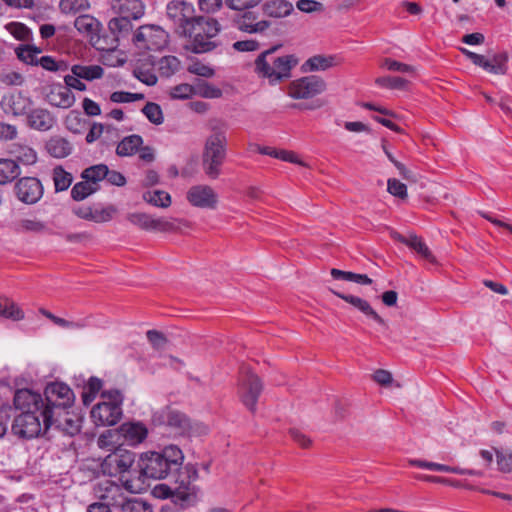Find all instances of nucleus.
Returning <instances> with one entry per match:
<instances>
[{"mask_svg": "<svg viewBox=\"0 0 512 512\" xmlns=\"http://www.w3.org/2000/svg\"><path fill=\"white\" fill-rule=\"evenodd\" d=\"M184 460L183 453L175 445L166 446L161 452L149 451L141 455L138 467L142 476L160 480L177 475Z\"/></svg>", "mask_w": 512, "mask_h": 512, "instance_id": "nucleus-1", "label": "nucleus"}, {"mask_svg": "<svg viewBox=\"0 0 512 512\" xmlns=\"http://www.w3.org/2000/svg\"><path fill=\"white\" fill-rule=\"evenodd\" d=\"M147 339L152 344V346L156 349H163L167 344L166 337L159 331L156 330H148Z\"/></svg>", "mask_w": 512, "mask_h": 512, "instance_id": "nucleus-61", "label": "nucleus"}, {"mask_svg": "<svg viewBox=\"0 0 512 512\" xmlns=\"http://www.w3.org/2000/svg\"><path fill=\"white\" fill-rule=\"evenodd\" d=\"M296 6L300 11L305 13H312L323 10L322 3L315 0H299Z\"/></svg>", "mask_w": 512, "mask_h": 512, "instance_id": "nucleus-62", "label": "nucleus"}, {"mask_svg": "<svg viewBox=\"0 0 512 512\" xmlns=\"http://www.w3.org/2000/svg\"><path fill=\"white\" fill-rule=\"evenodd\" d=\"M220 31L218 21L211 17H194V53H205L216 47L215 38Z\"/></svg>", "mask_w": 512, "mask_h": 512, "instance_id": "nucleus-6", "label": "nucleus"}, {"mask_svg": "<svg viewBox=\"0 0 512 512\" xmlns=\"http://www.w3.org/2000/svg\"><path fill=\"white\" fill-rule=\"evenodd\" d=\"M44 406L41 411L45 430L51 428L52 417H62L75 400L71 388L62 382L49 383L44 390Z\"/></svg>", "mask_w": 512, "mask_h": 512, "instance_id": "nucleus-2", "label": "nucleus"}, {"mask_svg": "<svg viewBox=\"0 0 512 512\" xmlns=\"http://www.w3.org/2000/svg\"><path fill=\"white\" fill-rule=\"evenodd\" d=\"M51 427L61 430L71 436L79 432L80 426L77 420L72 419L69 410L65 411L62 417H52Z\"/></svg>", "mask_w": 512, "mask_h": 512, "instance_id": "nucleus-34", "label": "nucleus"}, {"mask_svg": "<svg viewBox=\"0 0 512 512\" xmlns=\"http://www.w3.org/2000/svg\"><path fill=\"white\" fill-rule=\"evenodd\" d=\"M94 492L99 501L115 507L122 503L124 497L121 486L110 480H103L97 483Z\"/></svg>", "mask_w": 512, "mask_h": 512, "instance_id": "nucleus-19", "label": "nucleus"}, {"mask_svg": "<svg viewBox=\"0 0 512 512\" xmlns=\"http://www.w3.org/2000/svg\"><path fill=\"white\" fill-rule=\"evenodd\" d=\"M143 199L147 203L161 208H167L171 204L170 195L163 190L146 191L143 193Z\"/></svg>", "mask_w": 512, "mask_h": 512, "instance_id": "nucleus-43", "label": "nucleus"}, {"mask_svg": "<svg viewBox=\"0 0 512 512\" xmlns=\"http://www.w3.org/2000/svg\"><path fill=\"white\" fill-rule=\"evenodd\" d=\"M17 58L25 64L38 66L42 49L32 44H21L15 48Z\"/></svg>", "mask_w": 512, "mask_h": 512, "instance_id": "nucleus-32", "label": "nucleus"}, {"mask_svg": "<svg viewBox=\"0 0 512 512\" xmlns=\"http://www.w3.org/2000/svg\"><path fill=\"white\" fill-rule=\"evenodd\" d=\"M336 65L334 56L315 55L310 57L303 65L305 71H325Z\"/></svg>", "mask_w": 512, "mask_h": 512, "instance_id": "nucleus-36", "label": "nucleus"}, {"mask_svg": "<svg viewBox=\"0 0 512 512\" xmlns=\"http://www.w3.org/2000/svg\"><path fill=\"white\" fill-rule=\"evenodd\" d=\"M406 245L417 252L427 262L431 264L437 263L436 258L432 254L431 250L428 248L425 242H423V240L416 235L409 236L408 241H406Z\"/></svg>", "mask_w": 512, "mask_h": 512, "instance_id": "nucleus-40", "label": "nucleus"}, {"mask_svg": "<svg viewBox=\"0 0 512 512\" xmlns=\"http://www.w3.org/2000/svg\"><path fill=\"white\" fill-rule=\"evenodd\" d=\"M71 72L81 79L93 81L100 79L103 76L104 69L100 65H73L71 67Z\"/></svg>", "mask_w": 512, "mask_h": 512, "instance_id": "nucleus-39", "label": "nucleus"}, {"mask_svg": "<svg viewBox=\"0 0 512 512\" xmlns=\"http://www.w3.org/2000/svg\"><path fill=\"white\" fill-rule=\"evenodd\" d=\"M175 481L179 482V486L172 491L171 488L165 485L156 486L154 493L159 497L168 498L170 497L172 503L179 509H185L190 507V476H187V480L179 479L175 477Z\"/></svg>", "mask_w": 512, "mask_h": 512, "instance_id": "nucleus-16", "label": "nucleus"}, {"mask_svg": "<svg viewBox=\"0 0 512 512\" xmlns=\"http://www.w3.org/2000/svg\"><path fill=\"white\" fill-rule=\"evenodd\" d=\"M226 136L217 131L210 135L205 143L202 154V167L207 177L217 179L221 174L226 158Z\"/></svg>", "mask_w": 512, "mask_h": 512, "instance_id": "nucleus-4", "label": "nucleus"}, {"mask_svg": "<svg viewBox=\"0 0 512 512\" xmlns=\"http://www.w3.org/2000/svg\"><path fill=\"white\" fill-rule=\"evenodd\" d=\"M103 401L91 410V418L97 426H113L122 417L123 396L119 390L103 391Z\"/></svg>", "mask_w": 512, "mask_h": 512, "instance_id": "nucleus-5", "label": "nucleus"}, {"mask_svg": "<svg viewBox=\"0 0 512 512\" xmlns=\"http://www.w3.org/2000/svg\"><path fill=\"white\" fill-rule=\"evenodd\" d=\"M169 96L175 100L190 99L192 97V85L186 83L176 85L170 89Z\"/></svg>", "mask_w": 512, "mask_h": 512, "instance_id": "nucleus-54", "label": "nucleus"}, {"mask_svg": "<svg viewBox=\"0 0 512 512\" xmlns=\"http://www.w3.org/2000/svg\"><path fill=\"white\" fill-rule=\"evenodd\" d=\"M142 144L143 138L140 135L133 134L126 136L119 142L116 153L121 157L132 156L138 151Z\"/></svg>", "mask_w": 512, "mask_h": 512, "instance_id": "nucleus-33", "label": "nucleus"}, {"mask_svg": "<svg viewBox=\"0 0 512 512\" xmlns=\"http://www.w3.org/2000/svg\"><path fill=\"white\" fill-rule=\"evenodd\" d=\"M20 228L26 232H42L45 229V224L35 219H23L20 222Z\"/></svg>", "mask_w": 512, "mask_h": 512, "instance_id": "nucleus-63", "label": "nucleus"}, {"mask_svg": "<svg viewBox=\"0 0 512 512\" xmlns=\"http://www.w3.org/2000/svg\"><path fill=\"white\" fill-rule=\"evenodd\" d=\"M115 211V208L112 206L107 208H92L90 221H94L96 223L110 221Z\"/></svg>", "mask_w": 512, "mask_h": 512, "instance_id": "nucleus-55", "label": "nucleus"}, {"mask_svg": "<svg viewBox=\"0 0 512 512\" xmlns=\"http://www.w3.org/2000/svg\"><path fill=\"white\" fill-rule=\"evenodd\" d=\"M59 7L62 13L76 14L88 10L90 3L88 0H61Z\"/></svg>", "mask_w": 512, "mask_h": 512, "instance_id": "nucleus-51", "label": "nucleus"}, {"mask_svg": "<svg viewBox=\"0 0 512 512\" xmlns=\"http://www.w3.org/2000/svg\"><path fill=\"white\" fill-rule=\"evenodd\" d=\"M134 462L135 454L133 452L125 449H117L104 458L101 469L104 474L118 476L128 472Z\"/></svg>", "mask_w": 512, "mask_h": 512, "instance_id": "nucleus-14", "label": "nucleus"}, {"mask_svg": "<svg viewBox=\"0 0 512 512\" xmlns=\"http://www.w3.org/2000/svg\"><path fill=\"white\" fill-rule=\"evenodd\" d=\"M298 64L294 55L276 56L275 48L262 52L255 60V71L267 78L271 84L278 83L291 76V70Z\"/></svg>", "mask_w": 512, "mask_h": 512, "instance_id": "nucleus-3", "label": "nucleus"}, {"mask_svg": "<svg viewBox=\"0 0 512 512\" xmlns=\"http://www.w3.org/2000/svg\"><path fill=\"white\" fill-rule=\"evenodd\" d=\"M158 73L162 77H170L175 74L180 68V61L177 57L168 55L161 57L153 63Z\"/></svg>", "mask_w": 512, "mask_h": 512, "instance_id": "nucleus-35", "label": "nucleus"}, {"mask_svg": "<svg viewBox=\"0 0 512 512\" xmlns=\"http://www.w3.org/2000/svg\"><path fill=\"white\" fill-rule=\"evenodd\" d=\"M0 316L17 321L24 318V313L13 301L0 297Z\"/></svg>", "mask_w": 512, "mask_h": 512, "instance_id": "nucleus-41", "label": "nucleus"}, {"mask_svg": "<svg viewBox=\"0 0 512 512\" xmlns=\"http://www.w3.org/2000/svg\"><path fill=\"white\" fill-rule=\"evenodd\" d=\"M122 512H152L151 506L142 499L132 497H123L122 503H119Z\"/></svg>", "mask_w": 512, "mask_h": 512, "instance_id": "nucleus-46", "label": "nucleus"}, {"mask_svg": "<svg viewBox=\"0 0 512 512\" xmlns=\"http://www.w3.org/2000/svg\"><path fill=\"white\" fill-rule=\"evenodd\" d=\"M42 429L44 432L47 431L44 428L43 418L39 412H22L14 419L12 424L13 433L21 438L30 439L37 437Z\"/></svg>", "mask_w": 512, "mask_h": 512, "instance_id": "nucleus-11", "label": "nucleus"}, {"mask_svg": "<svg viewBox=\"0 0 512 512\" xmlns=\"http://www.w3.org/2000/svg\"><path fill=\"white\" fill-rule=\"evenodd\" d=\"M38 65L50 72H66L69 68L68 63L63 60H56L52 56H41Z\"/></svg>", "mask_w": 512, "mask_h": 512, "instance_id": "nucleus-50", "label": "nucleus"}, {"mask_svg": "<svg viewBox=\"0 0 512 512\" xmlns=\"http://www.w3.org/2000/svg\"><path fill=\"white\" fill-rule=\"evenodd\" d=\"M194 95L207 99H217L222 96V90L203 79L194 78Z\"/></svg>", "mask_w": 512, "mask_h": 512, "instance_id": "nucleus-38", "label": "nucleus"}, {"mask_svg": "<svg viewBox=\"0 0 512 512\" xmlns=\"http://www.w3.org/2000/svg\"><path fill=\"white\" fill-rule=\"evenodd\" d=\"M112 11L131 20H139L145 14V4L142 0H112Z\"/></svg>", "mask_w": 512, "mask_h": 512, "instance_id": "nucleus-21", "label": "nucleus"}, {"mask_svg": "<svg viewBox=\"0 0 512 512\" xmlns=\"http://www.w3.org/2000/svg\"><path fill=\"white\" fill-rule=\"evenodd\" d=\"M119 431L124 440L132 446L142 443L148 435L146 425L141 422H125L120 426Z\"/></svg>", "mask_w": 512, "mask_h": 512, "instance_id": "nucleus-23", "label": "nucleus"}, {"mask_svg": "<svg viewBox=\"0 0 512 512\" xmlns=\"http://www.w3.org/2000/svg\"><path fill=\"white\" fill-rule=\"evenodd\" d=\"M254 20L255 17L252 15V13H245L241 18H239L236 21L237 28L240 31L247 33H261L270 26V23L266 20H261L256 23H253Z\"/></svg>", "mask_w": 512, "mask_h": 512, "instance_id": "nucleus-31", "label": "nucleus"}, {"mask_svg": "<svg viewBox=\"0 0 512 512\" xmlns=\"http://www.w3.org/2000/svg\"><path fill=\"white\" fill-rule=\"evenodd\" d=\"M168 33L160 26L146 24L140 26L131 41L139 50H161L168 44Z\"/></svg>", "mask_w": 512, "mask_h": 512, "instance_id": "nucleus-7", "label": "nucleus"}, {"mask_svg": "<svg viewBox=\"0 0 512 512\" xmlns=\"http://www.w3.org/2000/svg\"><path fill=\"white\" fill-rule=\"evenodd\" d=\"M387 191L395 197H398L401 199L407 198L406 185L395 178L388 179Z\"/></svg>", "mask_w": 512, "mask_h": 512, "instance_id": "nucleus-56", "label": "nucleus"}, {"mask_svg": "<svg viewBox=\"0 0 512 512\" xmlns=\"http://www.w3.org/2000/svg\"><path fill=\"white\" fill-rule=\"evenodd\" d=\"M0 82L7 86H21L24 83V77L16 71H4L0 73Z\"/></svg>", "mask_w": 512, "mask_h": 512, "instance_id": "nucleus-57", "label": "nucleus"}, {"mask_svg": "<svg viewBox=\"0 0 512 512\" xmlns=\"http://www.w3.org/2000/svg\"><path fill=\"white\" fill-rule=\"evenodd\" d=\"M57 122L52 112L43 107L30 108L26 114V123L29 128L46 132L51 130Z\"/></svg>", "mask_w": 512, "mask_h": 512, "instance_id": "nucleus-17", "label": "nucleus"}, {"mask_svg": "<svg viewBox=\"0 0 512 512\" xmlns=\"http://www.w3.org/2000/svg\"><path fill=\"white\" fill-rule=\"evenodd\" d=\"M135 77L141 81L142 83L148 86H154L157 83V76L154 72L150 70H144L142 68H138L134 71Z\"/></svg>", "mask_w": 512, "mask_h": 512, "instance_id": "nucleus-60", "label": "nucleus"}, {"mask_svg": "<svg viewBox=\"0 0 512 512\" xmlns=\"http://www.w3.org/2000/svg\"><path fill=\"white\" fill-rule=\"evenodd\" d=\"M108 28L117 40L127 39L133 34L132 20L120 15L109 21Z\"/></svg>", "mask_w": 512, "mask_h": 512, "instance_id": "nucleus-28", "label": "nucleus"}, {"mask_svg": "<svg viewBox=\"0 0 512 512\" xmlns=\"http://www.w3.org/2000/svg\"><path fill=\"white\" fill-rule=\"evenodd\" d=\"M13 193L21 203L34 205L43 197L44 187L37 177L24 176L18 178L14 183Z\"/></svg>", "mask_w": 512, "mask_h": 512, "instance_id": "nucleus-9", "label": "nucleus"}, {"mask_svg": "<svg viewBox=\"0 0 512 512\" xmlns=\"http://www.w3.org/2000/svg\"><path fill=\"white\" fill-rule=\"evenodd\" d=\"M127 220L139 228L148 231H167L171 228V223L164 218H154L146 213H129Z\"/></svg>", "mask_w": 512, "mask_h": 512, "instance_id": "nucleus-20", "label": "nucleus"}, {"mask_svg": "<svg viewBox=\"0 0 512 512\" xmlns=\"http://www.w3.org/2000/svg\"><path fill=\"white\" fill-rule=\"evenodd\" d=\"M32 106V98L21 91L8 92L2 96L0 101L1 110L6 115L13 117L26 116Z\"/></svg>", "mask_w": 512, "mask_h": 512, "instance_id": "nucleus-15", "label": "nucleus"}, {"mask_svg": "<svg viewBox=\"0 0 512 512\" xmlns=\"http://www.w3.org/2000/svg\"><path fill=\"white\" fill-rule=\"evenodd\" d=\"M74 27L78 30L79 33L93 39L94 36L98 35L101 28V23L95 17L88 14H83L75 19Z\"/></svg>", "mask_w": 512, "mask_h": 512, "instance_id": "nucleus-27", "label": "nucleus"}, {"mask_svg": "<svg viewBox=\"0 0 512 512\" xmlns=\"http://www.w3.org/2000/svg\"><path fill=\"white\" fill-rule=\"evenodd\" d=\"M48 103L54 107L68 109L75 103V95L62 84H53L46 95Z\"/></svg>", "mask_w": 512, "mask_h": 512, "instance_id": "nucleus-22", "label": "nucleus"}, {"mask_svg": "<svg viewBox=\"0 0 512 512\" xmlns=\"http://www.w3.org/2000/svg\"><path fill=\"white\" fill-rule=\"evenodd\" d=\"M334 295L343 299L347 303L351 304L353 307L361 311L367 317L372 318L380 325H385L384 319L371 307L368 301L362 299L358 296L343 294L334 290H331Z\"/></svg>", "mask_w": 512, "mask_h": 512, "instance_id": "nucleus-24", "label": "nucleus"}, {"mask_svg": "<svg viewBox=\"0 0 512 512\" xmlns=\"http://www.w3.org/2000/svg\"><path fill=\"white\" fill-rule=\"evenodd\" d=\"M6 29L17 40L29 42L33 39L31 30L21 22H10Z\"/></svg>", "mask_w": 512, "mask_h": 512, "instance_id": "nucleus-47", "label": "nucleus"}, {"mask_svg": "<svg viewBox=\"0 0 512 512\" xmlns=\"http://www.w3.org/2000/svg\"><path fill=\"white\" fill-rule=\"evenodd\" d=\"M497 465L500 471L508 473L512 471V453L496 451Z\"/></svg>", "mask_w": 512, "mask_h": 512, "instance_id": "nucleus-59", "label": "nucleus"}, {"mask_svg": "<svg viewBox=\"0 0 512 512\" xmlns=\"http://www.w3.org/2000/svg\"><path fill=\"white\" fill-rule=\"evenodd\" d=\"M375 82L378 86L388 89H404L408 84L406 79L397 76L379 77Z\"/></svg>", "mask_w": 512, "mask_h": 512, "instance_id": "nucleus-52", "label": "nucleus"}, {"mask_svg": "<svg viewBox=\"0 0 512 512\" xmlns=\"http://www.w3.org/2000/svg\"><path fill=\"white\" fill-rule=\"evenodd\" d=\"M331 276L336 280H345L361 285H369L372 283V279L369 278L366 274H357L349 271H342L336 268L331 270Z\"/></svg>", "mask_w": 512, "mask_h": 512, "instance_id": "nucleus-44", "label": "nucleus"}, {"mask_svg": "<svg viewBox=\"0 0 512 512\" xmlns=\"http://www.w3.org/2000/svg\"><path fill=\"white\" fill-rule=\"evenodd\" d=\"M262 388L261 380L256 374L250 371L242 373L238 392L242 403L252 412L256 410V404Z\"/></svg>", "mask_w": 512, "mask_h": 512, "instance_id": "nucleus-12", "label": "nucleus"}, {"mask_svg": "<svg viewBox=\"0 0 512 512\" xmlns=\"http://www.w3.org/2000/svg\"><path fill=\"white\" fill-rule=\"evenodd\" d=\"M233 48L239 52H250L259 49V43L256 40H241L233 43Z\"/></svg>", "mask_w": 512, "mask_h": 512, "instance_id": "nucleus-64", "label": "nucleus"}, {"mask_svg": "<svg viewBox=\"0 0 512 512\" xmlns=\"http://www.w3.org/2000/svg\"><path fill=\"white\" fill-rule=\"evenodd\" d=\"M73 181L71 173L67 172L62 166H56L53 169V182L56 192L67 190Z\"/></svg>", "mask_w": 512, "mask_h": 512, "instance_id": "nucleus-42", "label": "nucleus"}, {"mask_svg": "<svg viewBox=\"0 0 512 512\" xmlns=\"http://www.w3.org/2000/svg\"><path fill=\"white\" fill-rule=\"evenodd\" d=\"M326 83L318 76H306L290 83L288 95L294 99H309L321 94Z\"/></svg>", "mask_w": 512, "mask_h": 512, "instance_id": "nucleus-13", "label": "nucleus"}, {"mask_svg": "<svg viewBox=\"0 0 512 512\" xmlns=\"http://www.w3.org/2000/svg\"><path fill=\"white\" fill-rule=\"evenodd\" d=\"M167 16L173 22L175 32L184 38L192 36V4L185 0H172L166 7Z\"/></svg>", "mask_w": 512, "mask_h": 512, "instance_id": "nucleus-8", "label": "nucleus"}, {"mask_svg": "<svg viewBox=\"0 0 512 512\" xmlns=\"http://www.w3.org/2000/svg\"><path fill=\"white\" fill-rule=\"evenodd\" d=\"M21 174L17 161L7 158H0V185L11 183Z\"/></svg>", "mask_w": 512, "mask_h": 512, "instance_id": "nucleus-30", "label": "nucleus"}, {"mask_svg": "<svg viewBox=\"0 0 512 512\" xmlns=\"http://www.w3.org/2000/svg\"><path fill=\"white\" fill-rule=\"evenodd\" d=\"M381 67L386 68L390 71H397L401 73L410 74L414 72V68L412 66L390 58H385L381 63Z\"/></svg>", "mask_w": 512, "mask_h": 512, "instance_id": "nucleus-58", "label": "nucleus"}, {"mask_svg": "<svg viewBox=\"0 0 512 512\" xmlns=\"http://www.w3.org/2000/svg\"><path fill=\"white\" fill-rule=\"evenodd\" d=\"M97 186H93L86 180L76 183L71 189V197L75 201H82L97 191Z\"/></svg>", "mask_w": 512, "mask_h": 512, "instance_id": "nucleus-48", "label": "nucleus"}, {"mask_svg": "<svg viewBox=\"0 0 512 512\" xmlns=\"http://www.w3.org/2000/svg\"><path fill=\"white\" fill-rule=\"evenodd\" d=\"M460 51L469 59L471 62L484 69L488 73L495 75H504L508 70V54L506 52H498L493 55L486 57L484 55L477 54L466 48H460Z\"/></svg>", "mask_w": 512, "mask_h": 512, "instance_id": "nucleus-10", "label": "nucleus"}, {"mask_svg": "<svg viewBox=\"0 0 512 512\" xmlns=\"http://www.w3.org/2000/svg\"><path fill=\"white\" fill-rule=\"evenodd\" d=\"M218 203V195L208 185L194 186V206L215 209Z\"/></svg>", "mask_w": 512, "mask_h": 512, "instance_id": "nucleus-25", "label": "nucleus"}, {"mask_svg": "<svg viewBox=\"0 0 512 512\" xmlns=\"http://www.w3.org/2000/svg\"><path fill=\"white\" fill-rule=\"evenodd\" d=\"M263 13L273 18H283L291 14L293 5L287 0H269L263 6Z\"/></svg>", "mask_w": 512, "mask_h": 512, "instance_id": "nucleus-29", "label": "nucleus"}, {"mask_svg": "<svg viewBox=\"0 0 512 512\" xmlns=\"http://www.w3.org/2000/svg\"><path fill=\"white\" fill-rule=\"evenodd\" d=\"M48 154L54 158H65L72 153V144L64 137L53 136L46 142Z\"/></svg>", "mask_w": 512, "mask_h": 512, "instance_id": "nucleus-26", "label": "nucleus"}, {"mask_svg": "<svg viewBox=\"0 0 512 512\" xmlns=\"http://www.w3.org/2000/svg\"><path fill=\"white\" fill-rule=\"evenodd\" d=\"M105 175H107V165L98 164L84 169L81 178L93 184V186H97L99 181L105 179Z\"/></svg>", "mask_w": 512, "mask_h": 512, "instance_id": "nucleus-45", "label": "nucleus"}, {"mask_svg": "<svg viewBox=\"0 0 512 512\" xmlns=\"http://www.w3.org/2000/svg\"><path fill=\"white\" fill-rule=\"evenodd\" d=\"M14 406L22 412H39L43 410L44 400L41 394L30 389H18L14 394Z\"/></svg>", "mask_w": 512, "mask_h": 512, "instance_id": "nucleus-18", "label": "nucleus"}, {"mask_svg": "<svg viewBox=\"0 0 512 512\" xmlns=\"http://www.w3.org/2000/svg\"><path fill=\"white\" fill-rule=\"evenodd\" d=\"M142 99L144 95L141 93L115 91L110 95V100L114 103H131Z\"/></svg>", "mask_w": 512, "mask_h": 512, "instance_id": "nucleus-53", "label": "nucleus"}, {"mask_svg": "<svg viewBox=\"0 0 512 512\" xmlns=\"http://www.w3.org/2000/svg\"><path fill=\"white\" fill-rule=\"evenodd\" d=\"M12 153L15 157L13 160L17 161L18 165L30 166L34 165L38 160L37 152L27 145H15Z\"/></svg>", "mask_w": 512, "mask_h": 512, "instance_id": "nucleus-37", "label": "nucleus"}, {"mask_svg": "<svg viewBox=\"0 0 512 512\" xmlns=\"http://www.w3.org/2000/svg\"><path fill=\"white\" fill-rule=\"evenodd\" d=\"M142 113L154 125H161L164 122L163 111L155 102H147L142 108Z\"/></svg>", "mask_w": 512, "mask_h": 512, "instance_id": "nucleus-49", "label": "nucleus"}]
</instances>
